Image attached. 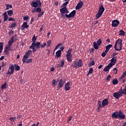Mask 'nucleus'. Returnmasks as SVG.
Instances as JSON below:
<instances>
[{"label":"nucleus","mask_w":126,"mask_h":126,"mask_svg":"<svg viewBox=\"0 0 126 126\" xmlns=\"http://www.w3.org/2000/svg\"><path fill=\"white\" fill-rule=\"evenodd\" d=\"M123 94L126 95V85L124 89L123 90V87H121L119 91L113 94V96L116 99H119V98L123 96Z\"/></svg>","instance_id":"f257e3e1"},{"label":"nucleus","mask_w":126,"mask_h":126,"mask_svg":"<svg viewBox=\"0 0 126 126\" xmlns=\"http://www.w3.org/2000/svg\"><path fill=\"white\" fill-rule=\"evenodd\" d=\"M123 40L121 38H119L117 39L116 41L115 46H114V49L116 51H121L122 50L123 47Z\"/></svg>","instance_id":"f03ea898"},{"label":"nucleus","mask_w":126,"mask_h":126,"mask_svg":"<svg viewBox=\"0 0 126 126\" xmlns=\"http://www.w3.org/2000/svg\"><path fill=\"white\" fill-rule=\"evenodd\" d=\"M41 43L40 42L37 41L36 42L32 43V45L30 47V49H32V52L34 53L38 49L40 48Z\"/></svg>","instance_id":"7ed1b4c3"},{"label":"nucleus","mask_w":126,"mask_h":126,"mask_svg":"<svg viewBox=\"0 0 126 126\" xmlns=\"http://www.w3.org/2000/svg\"><path fill=\"white\" fill-rule=\"evenodd\" d=\"M83 65L82 59H79L78 62L77 60L74 61V63L71 65L73 68L77 69L79 67H81Z\"/></svg>","instance_id":"20e7f679"},{"label":"nucleus","mask_w":126,"mask_h":126,"mask_svg":"<svg viewBox=\"0 0 126 126\" xmlns=\"http://www.w3.org/2000/svg\"><path fill=\"white\" fill-rule=\"evenodd\" d=\"M105 11V8L104 6H103L102 4L99 5L98 11L97 12L96 15V19H98L101 15H102L103 13H104Z\"/></svg>","instance_id":"39448f33"},{"label":"nucleus","mask_w":126,"mask_h":126,"mask_svg":"<svg viewBox=\"0 0 126 126\" xmlns=\"http://www.w3.org/2000/svg\"><path fill=\"white\" fill-rule=\"evenodd\" d=\"M42 3L40 0H33L31 3V5L33 8L41 7Z\"/></svg>","instance_id":"423d86ee"},{"label":"nucleus","mask_w":126,"mask_h":126,"mask_svg":"<svg viewBox=\"0 0 126 126\" xmlns=\"http://www.w3.org/2000/svg\"><path fill=\"white\" fill-rule=\"evenodd\" d=\"M72 50V48H69L66 53V58L67 62L69 63H71L72 60L71 58L72 57V55L71 54Z\"/></svg>","instance_id":"0eeeda50"},{"label":"nucleus","mask_w":126,"mask_h":126,"mask_svg":"<svg viewBox=\"0 0 126 126\" xmlns=\"http://www.w3.org/2000/svg\"><path fill=\"white\" fill-rule=\"evenodd\" d=\"M14 65L12 64L8 67V70L6 73L7 75L13 74L14 72Z\"/></svg>","instance_id":"6e6552de"},{"label":"nucleus","mask_w":126,"mask_h":126,"mask_svg":"<svg viewBox=\"0 0 126 126\" xmlns=\"http://www.w3.org/2000/svg\"><path fill=\"white\" fill-rule=\"evenodd\" d=\"M65 84V82L63 81V79H61L60 81H59L58 86L57 87L56 91H59L61 88H62Z\"/></svg>","instance_id":"1a4fd4ad"},{"label":"nucleus","mask_w":126,"mask_h":126,"mask_svg":"<svg viewBox=\"0 0 126 126\" xmlns=\"http://www.w3.org/2000/svg\"><path fill=\"white\" fill-rule=\"evenodd\" d=\"M76 13V10H74L72 12L70 13L68 15L67 14H65V18H70L71 17L74 18Z\"/></svg>","instance_id":"9d476101"},{"label":"nucleus","mask_w":126,"mask_h":126,"mask_svg":"<svg viewBox=\"0 0 126 126\" xmlns=\"http://www.w3.org/2000/svg\"><path fill=\"white\" fill-rule=\"evenodd\" d=\"M126 118V115L122 111H119L118 119L124 120Z\"/></svg>","instance_id":"9b49d317"},{"label":"nucleus","mask_w":126,"mask_h":126,"mask_svg":"<svg viewBox=\"0 0 126 126\" xmlns=\"http://www.w3.org/2000/svg\"><path fill=\"white\" fill-rule=\"evenodd\" d=\"M120 24V22L118 20H114L111 24V26L113 27H117Z\"/></svg>","instance_id":"f8f14e48"},{"label":"nucleus","mask_w":126,"mask_h":126,"mask_svg":"<svg viewBox=\"0 0 126 126\" xmlns=\"http://www.w3.org/2000/svg\"><path fill=\"white\" fill-rule=\"evenodd\" d=\"M72 82H68L67 83H65L64 85L65 90L66 92L69 91L70 90V84Z\"/></svg>","instance_id":"ddd939ff"},{"label":"nucleus","mask_w":126,"mask_h":126,"mask_svg":"<svg viewBox=\"0 0 126 126\" xmlns=\"http://www.w3.org/2000/svg\"><path fill=\"white\" fill-rule=\"evenodd\" d=\"M32 53V50H28V51L25 54L24 56V59H28L31 54Z\"/></svg>","instance_id":"4468645a"},{"label":"nucleus","mask_w":126,"mask_h":126,"mask_svg":"<svg viewBox=\"0 0 126 126\" xmlns=\"http://www.w3.org/2000/svg\"><path fill=\"white\" fill-rule=\"evenodd\" d=\"M22 61L24 63H32V59H25L24 57H23V58L22 59Z\"/></svg>","instance_id":"2eb2a0df"},{"label":"nucleus","mask_w":126,"mask_h":126,"mask_svg":"<svg viewBox=\"0 0 126 126\" xmlns=\"http://www.w3.org/2000/svg\"><path fill=\"white\" fill-rule=\"evenodd\" d=\"M83 4H84L83 2L80 0V1H79V2L77 4V6H76V10L80 9L82 8V7L83 6Z\"/></svg>","instance_id":"dca6fc26"},{"label":"nucleus","mask_w":126,"mask_h":126,"mask_svg":"<svg viewBox=\"0 0 126 126\" xmlns=\"http://www.w3.org/2000/svg\"><path fill=\"white\" fill-rule=\"evenodd\" d=\"M64 60L63 59L61 61H60L61 63H59L58 64H57V68H60V67H63L64 64Z\"/></svg>","instance_id":"f3484780"},{"label":"nucleus","mask_w":126,"mask_h":126,"mask_svg":"<svg viewBox=\"0 0 126 126\" xmlns=\"http://www.w3.org/2000/svg\"><path fill=\"white\" fill-rule=\"evenodd\" d=\"M117 63L116 57H113L112 59L110 60V63L109 64H111L113 65H115Z\"/></svg>","instance_id":"a211bd4d"},{"label":"nucleus","mask_w":126,"mask_h":126,"mask_svg":"<svg viewBox=\"0 0 126 126\" xmlns=\"http://www.w3.org/2000/svg\"><path fill=\"white\" fill-rule=\"evenodd\" d=\"M119 112L118 111H115L112 114V118L113 119H119Z\"/></svg>","instance_id":"6ab92c4d"},{"label":"nucleus","mask_w":126,"mask_h":126,"mask_svg":"<svg viewBox=\"0 0 126 126\" xmlns=\"http://www.w3.org/2000/svg\"><path fill=\"white\" fill-rule=\"evenodd\" d=\"M61 13H65V14L69 13L68 10L66 8V7H63L60 9Z\"/></svg>","instance_id":"aec40b11"},{"label":"nucleus","mask_w":126,"mask_h":126,"mask_svg":"<svg viewBox=\"0 0 126 126\" xmlns=\"http://www.w3.org/2000/svg\"><path fill=\"white\" fill-rule=\"evenodd\" d=\"M97 105H98V107L97 109V112H100V108H104V106H102V103L101 105V102L100 100H98Z\"/></svg>","instance_id":"412c9836"},{"label":"nucleus","mask_w":126,"mask_h":126,"mask_svg":"<svg viewBox=\"0 0 126 126\" xmlns=\"http://www.w3.org/2000/svg\"><path fill=\"white\" fill-rule=\"evenodd\" d=\"M29 25H28L27 22H25L21 26V30L23 31L25 29L28 28Z\"/></svg>","instance_id":"4be33fe9"},{"label":"nucleus","mask_w":126,"mask_h":126,"mask_svg":"<svg viewBox=\"0 0 126 126\" xmlns=\"http://www.w3.org/2000/svg\"><path fill=\"white\" fill-rule=\"evenodd\" d=\"M102 106L105 107V106H107L109 104V102L108 101L107 98H105L102 101Z\"/></svg>","instance_id":"5701e85b"},{"label":"nucleus","mask_w":126,"mask_h":126,"mask_svg":"<svg viewBox=\"0 0 126 126\" xmlns=\"http://www.w3.org/2000/svg\"><path fill=\"white\" fill-rule=\"evenodd\" d=\"M112 67V65L111 64H109L106 67H105L103 71L105 72L108 71L109 70H110Z\"/></svg>","instance_id":"b1692460"},{"label":"nucleus","mask_w":126,"mask_h":126,"mask_svg":"<svg viewBox=\"0 0 126 126\" xmlns=\"http://www.w3.org/2000/svg\"><path fill=\"white\" fill-rule=\"evenodd\" d=\"M62 55V52L61 50H58L57 51H56V56H55V58L56 59H58L59 58H60V57Z\"/></svg>","instance_id":"393cba45"},{"label":"nucleus","mask_w":126,"mask_h":126,"mask_svg":"<svg viewBox=\"0 0 126 126\" xmlns=\"http://www.w3.org/2000/svg\"><path fill=\"white\" fill-rule=\"evenodd\" d=\"M113 47V45L111 44H109L108 45H107L105 46V51L108 52V51L110 50L111 48Z\"/></svg>","instance_id":"a878e982"},{"label":"nucleus","mask_w":126,"mask_h":126,"mask_svg":"<svg viewBox=\"0 0 126 126\" xmlns=\"http://www.w3.org/2000/svg\"><path fill=\"white\" fill-rule=\"evenodd\" d=\"M125 34H126V33L124 31H123V30H120L119 32V35L120 36H125Z\"/></svg>","instance_id":"bb28decb"},{"label":"nucleus","mask_w":126,"mask_h":126,"mask_svg":"<svg viewBox=\"0 0 126 126\" xmlns=\"http://www.w3.org/2000/svg\"><path fill=\"white\" fill-rule=\"evenodd\" d=\"M98 45L95 42H93V47L96 50H98L99 49Z\"/></svg>","instance_id":"cd10ccee"},{"label":"nucleus","mask_w":126,"mask_h":126,"mask_svg":"<svg viewBox=\"0 0 126 126\" xmlns=\"http://www.w3.org/2000/svg\"><path fill=\"white\" fill-rule=\"evenodd\" d=\"M6 87H7V83L5 82L4 84H3L1 85V90L6 89Z\"/></svg>","instance_id":"c85d7f7f"},{"label":"nucleus","mask_w":126,"mask_h":126,"mask_svg":"<svg viewBox=\"0 0 126 126\" xmlns=\"http://www.w3.org/2000/svg\"><path fill=\"white\" fill-rule=\"evenodd\" d=\"M16 26H17V23L16 22H13V23H11V26H9L8 27L10 28L13 29V28H15V27H16Z\"/></svg>","instance_id":"c756f323"},{"label":"nucleus","mask_w":126,"mask_h":126,"mask_svg":"<svg viewBox=\"0 0 126 126\" xmlns=\"http://www.w3.org/2000/svg\"><path fill=\"white\" fill-rule=\"evenodd\" d=\"M93 71H94L93 68V67H91L90 68V69H89V72H88L87 74V76H89V75L90 74H92L93 72Z\"/></svg>","instance_id":"7c9ffc66"},{"label":"nucleus","mask_w":126,"mask_h":126,"mask_svg":"<svg viewBox=\"0 0 126 126\" xmlns=\"http://www.w3.org/2000/svg\"><path fill=\"white\" fill-rule=\"evenodd\" d=\"M14 66V70H15L18 71V70H20V67L19 66V65H18L17 64H15Z\"/></svg>","instance_id":"2f4dec72"},{"label":"nucleus","mask_w":126,"mask_h":126,"mask_svg":"<svg viewBox=\"0 0 126 126\" xmlns=\"http://www.w3.org/2000/svg\"><path fill=\"white\" fill-rule=\"evenodd\" d=\"M7 14L9 16H11L12 15H13V11H12V10H9L7 11Z\"/></svg>","instance_id":"473e14b6"},{"label":"nucleus","mask_w":126,"mask_h":126,"mask_svg":"<svg viewBox=\"0 0 126 126\" xmlns=\"http://www.w3.org/2000/svg\"><path fill=\"white\" fill-rule=\"evenodd\" d=\"M16 120V117H11L10 118V121L11 122L12 125H13V123L15 122V121Z\"/></svg>","instance_id":"72a5a7b5"},{"label":"nucleus","mask_w":126,"mask_h":126,"mask_svg":"<svg viewBox=\"0 0 126 126\" xmlns=\"http://www.w3.org/2000/svg\"><path fill=\"white\" fill-rule=\"evenodd\" d=\"M126 76V71L123 73L122 75L120 77V79H123Z\"/></svg>","instance_id":"f704fd0d"},{"label":"nucleus","mask_w":126,"mask_h":126,"mask_svg":"<svg viewBox=\"0 0 126 126\" xmlns=\"http://www.w3.org/2000/svg\"><path fill=\"white\" fill-rule=\"evenodd\" d=\"M37 38L35 37V35H33L32 37V43H36L37 41H36Z\"/></svg>","instance_id":"c9c22d12"},{"label":"nucleus","mask_w":126,"mask_h":126,"mask_svg":"<svg viewBox=\"0 0 126 126\" xmlns=\"http://www.w3.org/2000/svg\"><path fill=\"white\" fill-rule=\"evenodd\" d=\"M119 83L117 79H114L113 80H112V83L114 85H117Z\"/></svg>","instance_id":"e433bc0d"},{"label":"nucleus","mask_w":126,"mask_h":126,"mask_svg":"<svg viewBox=\"0 0 126 126\" xmlns=\"http://www.w3.org/2000/svg\"><path fill=\"white\" fill-rule=\"evenodd\" d=\"M3 49V43L2 42H0V54H1L2 52Z\"/></svg>","instance_id":"4c0bfd02"},{"label":"nucleus","mask_w":126,"mask_h":126,"mask_svg":"<svg viewBox=\"0 0 126 126\" xmlns=\"http://www.w3.org/2000/svg\"><path fill=\"white\" fill-rule=\"evenodd\" d=\"M107 53H108V52L105 51H105L103 52L101 54L102 57L104 58L106 56V55H107Z\"/></svg>","instance_id":"58836bf2"},{"label":"nucleus","mask_w":126,"mask_h":126,"mask_svg":"<svg viewBox=\"0 0 126 126\" xmlns=\"http://www.w3.org/2000/svg\"><path fill=\"white\" fill-rule=\"evenodd\" d=\"M36 12H38V13H40L41 12V8L40 7H37V8L36 7Z\"/></svg>","instance_id":"ea45409f"},{"label":"nucleus","mask_w":126,"mask_h":126,"mask_svg":"<svg viewBox=\"0 0 126 126\" xmlns=\"http://www.w3.org/2000/svg\"><path fill=\"white\" fill-rule=\"evenodd\" d=\"M51 84L53 87H55L56 86V79H53Z\"/></svg>","instance_id":"a19ab883"},{"label":"nucleus","mask_w":126,"mask_h":126,"mask_svg":"<svg viewBox=\"0 0 126 126\" xmlns=\"http://www.w3.org/2000/svg\"><path fill=\"white\" fill-rule=\"evenodd\" d=\"M101 43H102V41H101V39H97V41H96V44H97L98 46H100Z\"/></svg>","instance_id":"79ce46f5"},{"label":"nucleus","mask_w":126,"mask_h":126,"mask_svg":"<svg viewBox=\"0 0 126 126\" xmlns=\"http://www.w3.org/2000/svg\"><path fill=\"white\" fill-rule=\"evenodd\" d=\"M44 14V11L40 12L38 14V18H40Z\"/></svg>","instance_id":"37998d69"},{"label":"nucleus","mask_w":126,"mask_h":126,"mask_svg":"<svg viewBox=\"0 0 126 126\" xmlns=\"http://www.w3.org/2000/svg\"><path fill=\"white\" fill-rule=\"evenodd\" d=\"M63 46V44L62 43H59L58 45H56V46L55 47V50H57L60 46Z\"/></svg>","instance_id":"c03bdc74"},{"label":"nucleus","mask_w":126,"mask_h":126,"mask_svg":"<svg viewBox=\"0 0 126 126\" xmlns=\"http://www.w3.org/2000/svg\"><path fill=\"white\" fill-rule=\"evenodd\" d=\"M14 32V31H12V30H10V31H9L8 34L10 36H11L12 34L13 35Z\"/></svg>","instance_id":"a18cd8bd"},{"label":"nucleus","mask_w":126,"mask_h":126,"mask_svg":"<svg viewBox=\"0 0 126 126\" xmlns=\"http://www.w3.org/2000/svg\"><path fill=\"white\" fill-rule=\"evenodd\" d=\"M68 3H69V1H66L64 3H63V6H64V7H66V5H67V4H68Z\"/></svg>","instance_id":"49530a36"},{"label":"nucleus","mask_w":126,"mask_h":126,"mask_svg":"<svg viewBox=\"0 0 126 126\" xmlns=\"http://www.w3.org/2000/svg\"><path fill=\"white\" fill-rule=\"evenodd\" d=\"M46 45H47L46 43V42H44V43H43V44H41V45H40V47H41L42 48H44L45 46H46Z\"/></svg>","instance_id":"de8ad7c7"},{"label":"nucleus","mask_w":126,"mask_h":126,"mask_svg":"<svg viewBox=\"0 0 126 126\" xmlns=\"http://www.w3.org/2000/svg\"><path fill=\"white\" fill-rule=\"evenodd\" d=\"M29 18V17L28 15H27L26 16H24V17H23L24 20V21H28Z\"/></svg>","instance_id":"09e8293b"},{"label":"nucleus","mask_w":126,"mask_h":126,"mask_svg":"<svg viewBox=\"0 0 126 126\" xmlns=\"http://www.w3.org/2000/svg\"><path fill=\"white\" fill-rule=\"evenodd\" d=\"M61 13L62 18L64 19L65 17V12H61Z\"/></svg>","instance_id":"8fccbe9b"},{"label":"nucleus","mask_w":126,"mask_h":126,"mask_svg":"<svg viewBox=\"0 0 126 126\" xmlns=\"http://www.w3.org/2000/svg\"><path fill=\"white\" fill-rule=\"evenodd\" d=\"M9 50L6 49V48H5V50H4V54L6 55H9Z\"/></svg>","instance_id":"3c124183"},{"label":"nucleus","mask_w":126,"mask_h":126,"mask_svg":"<svg viewBox=\"0 0 126 126\" xmlns=\"http://www.w3.org/2000/svg\"><path fill=\"white\" fill-rule=\"evenodd\" d=\"M94 61H92L90 63H89V66H93V65H94Z\"/></svg>","instance_id":"603ef678"},{"label":"nucleus","mask_w":126,"mask_h":126,"mask_svg":"<svg viewBox=\"0 0 126 126\" xmlns=\"http://www.w3.org/2000/svg\"><path fill=\"white\" fill-rule=\"evenodd\" d=\"M8 18V16H4V22L7 21Z\"/></svg>","instance_id":"864d4df0"},{"label":"nucleus","mask_w":126,"mask_h":126,"mask_svg":"<svg viewBox=\"0 0 126 126\" xmlns=\"http://www.w3.org/2000/svg\"><path fill=\"white\" fill-rule=\"evenodd\" d=\"M72 116H70L68 117L67 120V123H69L72 120Z\"/></svg>","instance_id":"5fc2aeb1"},{"label":"nucleus","mask_w":126,"mask_h":126,"mask_svg":"<svg viewBox=\"0 0 126 126\" xmlns=\"http://www.w3.org/2000/svg\"><path fill=\"white\" fill-rule=\"evenodd\" d=\"M113 71H114V73L115 74H116L117 73V72H118V69L116 67H115L113 69Z\"/></svg>","instance_id":"6e6d98bb"},{"label":"nucleus","mask_w":126,"mask_h":126,"mask_svg":"<svg viewBox=\"0 0 126 126\" xmlns=\"http://www.w3.org/2000/svg\"><path fill=\"white\" fill-rule=\"evenodd\" d=\"M111 78V75H108V76H107V78H106V80H107V81H110V79Z\"/></svg>","instance_id":"4d7b16f0"},{"label":"nucleus","mask_w":126,"mask_h":126,"mask_svg":"<svg viewBox=\"0 0 126 126\" xmlns=\"http://www.w3.org/2000/svg\"><path fill=\"white\" fill-rule=\"evenodd\" d=\"M8 21H15V20L14 18H9L8 19Z\"/></svg>","instance_id":"13d9d810"},{"label":"nucleus","mask_w":126,"mask_h":126,"mask_svg":"<svg viewBox=\"0 0 126 126\" xmlns=\"http://www.w3.org/2000/svg\"><path fill=\"white\" fill-rule=\"evenodd\" d=\"M51 44V40H48L47 41V45H48V47L50 46Z\"/></svg>","instance_id":"bf43d9fd"},{"label":"nucleus","mask_w":126,"mask_h":126,"mask_svg":"<svg viewBox=\"0 0 126 126\" xmlns=\"http://www.w3.org/2000/svg\"><path fill=\"white\" fill-rule=\"evenodd\" d=\"M5 49H6L8 51H11V50L10 47L7 46V45L5 46Z\"/></svg>","instance_id":"052dcab7"},{"label":"nucleus","mask_w":126,"mask_h":126,"mask_svg":"<svg viewBox=\"0 0 126 126\" xmlns=\"http://www.w3.org/2000/svg\"><path fill=\"white\" fill-rule=\"evenodd\" d=\"M16 36H17L16 35H14V36H12V37L11 38V39H10V40L14 41V37H16Z\"/></svg>","instance_id":"680f3d73"},{"label":"nucleus","mask_w":126,"mask_h":126,"mask_svg":"<svg viewBox=\"0 0 126 126\" xmlns=\"http://www.w3.org/2000/svg\"><path fill=\"white\" fill-rule=\"evenodd\" d=\"M94 51H95V50L94 49V48H92L90 51V53L94 54Z\"/></svg>","instance_id":"e2e57ef3"},{"label":"nucleus","mask_w":126,"mask_h":126,"mask_svg":"<svg viewBox=\"0 0 126 126\" xmlns=\"http://www.w3.org/2000/svg\"><path fill=\"white\" fill-rule=\"evenodd\" d=\"M118 54V53L117 52H114V53L113 54L112 56L113 57V58L116 57V56H117Z\"/></svg>","instance_id":"0e129e2a"},{"label":"nucleus","mask_w":126,"mask_h":126,"mask_svg":"<svg viewBox=\"0 0 126 126\" xmlns=\"http://www.w3.org/2000/svg\"><path fill=\"white\" fill-rule=\"evenodd\" d=\"M60 51H61V52L63 51L64 49V47L63 46H62V47H60Z\"/></svg>","instance_id":"69168bd1"},{"label":"nucleus","mask_w":126,"mask_h":126,"mask_svg":"<svg viewBox=\"0 0 126 126\" xmlns=\"http://www.w3.org/2000/svg\"><path fill=\"white\" fill-rule=\"evenodd\" d=\"M35 12H36V8H33V9H32V13H35Z\"/></svg>","instance_id":"338daca9"},{"label":"nucleus","mask_w":126,"mask_h":126,"mask_svg":"<svg viewBox=\"0 0 126 126\" xmlns=\"http://www.w3.org/2000/svg\"><path fill=\"white\" fill-rule=\"evenodd\" d=\"M14 42V41H12V40H9L8 41V43H9V44H12V43H13Z\"/></svg>","instance_id":"774afa93"}]
</instances>
